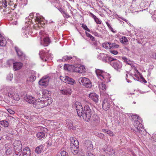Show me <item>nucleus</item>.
<instances>
[{
  "mask_svg": "<svg viewBox=\"0 0 156 156\" xmlns=\"http://www.w3.org/2000/svg\"><path fill=\"white\" fill-rule=\"evenodd\" d=\"M74 106L76 108L79 116L81 117L82 116L83 119L87 122L90 121L92 112L88 105H86L85 106L83 110L81 104L79 102H76Z\"/></svg>",
  "mask_w": 156,
  "mask_h": 156,
  "instance_id": "nucleus-1",
  "label": "nucleus"
},
{
  "mask_svg": "<svg viewBox=\"0 0 156 156\" xmlns=\"http://www.w3.org/2000/svg\"><path fill=\"white\" fill-rule=\"evenodd\" d=\"M95 72L98 77L103 82L108 83L111 81V77L109 73L99 69H96Z\"/></svg>",
  "mask_w": 156,
  "mask_h": 156,
  "instance_id": "nucleus-2",
  "label": "nucleus"
},
{
  "mask_svg": "<svg viewBox=\"0 0 156 156\" xmlns=\"http://www.w3.org/2000/svg\"><path fill=\"white\" fill-rule=\"evenodd\" d=\"M109 63L117 71H119L122 66V63L120 62L113 58H112V59L109 61Z\"/></svg>",
  "mask_w": 156,
  "mask_h": 156,
  "instance_id": "nucleus-3",
  "label": "nucleus"
},
{
  "mask_svg": "<svg viewBox=\"0 0 156 156\" xmlns=\"http://www.w3.org/2000/svg\"><path fill=\"white\" fill-rule=\"evenodd\" d=\"M79 82H81V84L85 87L90 88L92 86V84L90 80L85 77H82L78 80Z\"/></svg>",
  "mask_w": 156,
  "mask_h": 156,
  "instance_id": "nucleus-4",
  "label": "nucleus"
},
{
  "mask_svg": "<svg viewBox=\"0 0 156 156\" xmlns=\"http://www.w3.org/2000/svg\"><path fill=\"white\" fill-rule=\"evenodd\" d=\"M132 118L133 119H135V120L133 122V125L136 129L137 131H140V128L142 127V125L140 122L139 120L140 118L137 115H132Z\"/></svg>",
  "mask_w": 156,
  "mask_h": 156,
  "instance_id": "nucleus-5",
  "label": "nucleus"
},
{
  "mask_svg": "<svg viewBox=\"0 0 156 156\" xmlns=\"http://www.w3.org/2000/svg\"><path fill=\"white\" fill-rule=\"evenodd\" d=\"M9 92V97L11 98L14 100L17 101H18L20 100L19 95L16 89L12 87L10 92Z\"/></svg>",
  "mask_w": 156,
  "mask_h": 156,
  "instance_id": "nucleus-6",
  "label": "nucleus"
},
{
  "mask_svg": "<svg viewBox=\"0 0 156 156\" xmlns=\"http://www.w3.org/2000/svg\"><path fill=\"white\" fill-rule=\"evenodd\" d=\"M39 55L43 61L46 62L48 59L49 54L48 51H46L44 50H41L40 51Z\"/></svg>",
  "mask_w": 156,
  "mask_h": 156,
  "instance_id": "nucleus-7",
  "label": "nucleus"
},
{
  "mask_svg": "<svg viewBox=\"0 0 156 156\" xmlns=\"http://www.w3.org/2000/svg\"><path fill=\"white\" fill-rule=\"evenodd\" d=\"M60 79L62 81L70 84L73 85L76 83V82L74 80L68 76H60Z\"/></svg>",
  "mask_w": 156,
  "mask_h": 156,
  "instance_id": "nucleus-8",
  "label": "nucleus"
},
{
  "mask_svg": "<svg viewBox=\"0 0 156 156\" xmlns=\"http://www.w3.org/2000/svg\"><path fill=\"white\" fill-rule=\"evenodd\" d=\"M43 98V97H42V98ZM41 99H42L41 100L40 99L35 100L33 104V106L35 108L38 109L44 107L42 98Z\"/></svg>",
  "mask_w": 156,
  "mask_h": 156,
  "instance_id": "nucleus-9",
  "label": "nucleus"
},
{
  "mask_svg": "<svg viewBox=\"0 0 156 156\" xmlns=\"http://www.w3.org/2000/svg\"><path fill=\"white\" fill-rule=\"evenodd\" d=\"M98 58L105 62L109 63V61L112 59V57L108 56L107 55L103 53H101L98 56Z\"/></svg>",
  "mask_w": 156,
  "mask_h": 156,
  "instance_id": "nucleus-10",
  "label": "nucleus"
},
{
  "mask_svg": "<svg viewBox=\"0 0 156 156\" xmlns=\"http://www.w3.org/2000/svg\"><path fill=\"white\" fill-rule=\"evenodd\" d=\"M49 79L48 76H44L39 81V84L41 86H46L48 84Z\"/></svg>",
  "mask_w": 156,
  "mask_h": 156,
  "instance_id": "nucleus-11",
  "label": "nucleus"
},
{
  "mask_svg": "<svg viewBox=\"0 0 156 156\" xmlns=\"http://www.w3.org/2000/svg\"><path fill=\"white\" fill-rule=\"evenodd\" d=\"M15 49L19 58L22 60L25 59L26 58L25 55L23 52L21 50L17 47H15Z\"/></svg>",
  "mask_w": 156,
  "mask_h": 156,
  "instance_id": "nucleus-12",
  "label": "nucleus"
},
{
  "mask_svg": "<svg viewBox=\"0 0 156 156\" xmlns=\"http://www.w3.org/2000/svg\"><path fill=\"white\" fill-rule=\"evenodd\" d=\"M71 148H78L79 144L78 141L74 137L70 138Z\"/></svg>",
  "mask_w": 156,
  "mask_h": 156,
  "instance_id": "nucleus-13",
  "label": "nucleus"
},
{
  "mask_svg": "<svg viewBox=\"0 0 156 156\" xmlns=\"http://www.w3.org/2000/svg\"><path fill=\"white\" fill-rule=\"evenodd\" d=\"M74 71L76 72L82 73L85 69V67L80 64H76L74 66Z\"/></svg>",
  "mask_w": 156,
  "mask_h": 156,
  "instance_id": "nucleus-14",
  "label": "nucleus"
},
{
  "mask_svg": "<svg viewBox=\"0 0 156 156\" xmlns=\"http://www.w3.org/2000/svg\"><path fill=\"white\" fill-rule=\"evenodd\" d=\"M60 93L64 95H70L72 93L71 89L69 87H63L60 90Z\"/></svg>",
  "mask_w": 156,
  "mask_h": 156,
  "instance_id": "nucleus-15",
  "label": "nucleus"
},
{
  "mask_svg": "<svg viewBox=\"0 0 156 156\" xmlns=\"http://www.w3.org/2000/svg\"><path fill=\"white\" fill-rule=\"evenodd\" d=\"M6 149L5 154L7 155L11 154L12 152V145L11 144H6L5 145Z\"/></svg>",
  "mask_w": 156,
  "mask_h": 156,
  "instance_id": "nucleus-16",
  "label": "nucleus"
},
{
  "mask_svg": "<svg viewBox=\"0 0 156 156\" xmlns=\"http://www.w3.org/2000/svg\"><path fill=\"white\" fill-rule=\"evenodd\" d=\"M14 150H22V145L21 141L20 140L15 141L13 143Z\"/></svg>",
  "mask_w": 156,
  "mask_h": 156,
  "instance_id": "nucleus-17",
  "label": "nucleus"
},
{
  "mask_svg": "<svg viewBox=\"0 0 156 156\" xmlns=\"http://www.w3.org/2000/svg\"><path fill=\"white\" fill-rule=\"evenodd\" d=\"M91 121L95 125H97L100 122V118L97 114H95L93 115Z\"/></svg>",
  "mask_w": 156,
  "mask_h": 156,
  "instance_id": "nucleus-18",
  "label": "nucleus"
},
{
  "mask_svg": "<svg viewBox=\"0 0 156 156\" xmlns=\"http://www.w3.org/2000/svg\"><path fill=\"white\" fill-rule=\"evenodd\" d=\"M110 101L107 99L104 100L102 103V108L105 110H108L110 106Z\"/></svg>",
  "mask_w": 156,
  "mask_h": 156,
  "instance_id": "nucleus-19",
  "label": "nucleus"
},
{
  "mask_svg": "<svg viewBox=\"0 0 156 156\" xmlns=\"http://www.w3.org/2000/svg\"><path fill=\"white\" fill-rule=\"evenodd\" d=\"M25 101L30 104H34L35 101V98L31 95H27L24 97Z\"/></svg>",
  "mask_w": 156,
  "mask_h": 156,
  "instance_id": "nucleus-20",
  "label": "nucleus"
},
{
  "mask_svg": "<svg viewBox=\"0 0 156 156\" xmlns=\"http://www.w3.org/2000/svg\"><path fill=\"white\" fill-rule=\"evenodd\" d=\"M90 98L92 99L96 103L98 102V95L95 93H92L89 94Z\"/></svg>",
  "mask_w": 156,
  "mask_h": 156,
  "instance_id": "nucleus-21",
  "label": "nucleus"
},
{
  "mask_svg": "<svg viewBox=\"0 0 156 156\" xmlns=\"http://www.w3.org/2000/svg\"><path fill=\"white\" fill-rule=\"evenodd\" d=\"M12 87H9L8 86L4 87L1 90V92L3 93L4 94H8L9 96V92H10L11 90Z\"/></svg>",
  "mask_w": 156,
  "mask_h": 156,
  "instance_id": "nucleus-22",
  "label": "nucleus"
},
{
  "mask_svg": "<svg viewBox=\"0 0 156 156\" xmlns=\"http://www.w3.org/2000/svg\"><path fill=\"white\" fill-rule=\"evenodd\" d=\"M30 150L29 147H27L23 149V156H30Z\"/></svg>",
  "mask_w": 156,
  "mask_h": 156,
  "instance_id": "nucleus-23",
  "label": "nucleus"
},
{
  "mask_svg": "<svg viewBox=\"0 0 156 156\" xmlns=\"http://www.w3.org/2000/svg\"><path fill=\"white\" fill-rule=\"evenodd\" d=\"M31 75L28 78V79L31 82L34 81L36 79V73L35 71L32 70L30 71Z\"/></svg>",
  "mask_w": 156,
  "mask_h": 156,
  "instance_id": "nucleus-24",
  "label": "nucleus"
},
{
  "mask_svg": "<svg viewBox=\"0 0 156 156\" xmlns=\"http://www.w3.org/2000/svg\"><path fill=\"white\" fill-rule=\"evenodd\" d=\"M7 42L6 39L0 34V46H5Z\"/></svg>",
  "mask_w": 156,
  "mask_h": 156,
  "instance_id": "nucleus-25",
  "label": "nucleus"
},
{
  "mask_svg": "<svg viewBox=\"0 0 156 156\" xmlns=\"http://www.w3.org/2000/svg\"><path fill=\"white\" fill-rule=\"evenodd\" d=\"M23 66V64L20 62H15L13 66V70L14 71L18 70L20 69Z\"/></svg>",
  "mask_w": 156,
  "mask_h": 156,
  "instance_id": "nucleus-26",
  "label": "nucleus"
},
{
  "mask_svg": "<svg viewBox=\"0 0 156 156\" xmlns=\"http://www.w3.org/2000/svg\"><path fill=\"white\" fill-rule=\"evenodd\" d=\"M34 20L37 24L40 23L41 24H43L44 23V19L42 17L38 16V15L35 17Z\"/></svg>",
  "mask_w": 156,
  "mask_h": 156,
  "instance_id": "nucleus-27",
  "label": "nucleus"
},
{
  "mask_svg": "<svg viewBox=\"0 0 156 156\" xmlns=\"http://www.w3.org/2000/svg\"><path fill=\"white\" fill-rule=\"evenodd\" d=\"M66 124L68 128L70 129L75 130L76 127L73 125V122L70 120L68 119L66 121Z\"/></svg>",
  "mask_w": 156,
  "mask_h": 156,
  "instance_id": "nucleus-28",
  "label": "nucleus"
},
{
  "mask_svg": "<svg viewBox=\"0 0 156 156\" xmlns=\"http://www.w3.org/2000/svg\"><path fill=\"white\" fill-rule=\"evenodd\" d=\"M90 15L91 17L94 19V20L96 23L98 24H101V20L98 19L97 17L92 13L90 12Z\"/></svg>",
  "mask_w": 156,
  "mask_h": 156,
  "instance_id": "nucleus-29",
  "label": "nucleus"
},
{
  "mask_svg": "<svg viewBox=\"0 0 156 156\" xmlns=\"http://www.w3.org/2000/svg\"><path fill=\"white\" fill-rule=\"evenodd\" d=\"M86 146L87 148H89L90 150H92L93 148V145L92 142L89 140H86L85 142Z\"/></svg>",
  "mask_w": 156,
  "mask_h": 156,
  "instance_id": "nucleus-30",
  "label": "nucleus"
},
{
  "mask_svg": "<svg viewBox=\"0 0 156 156\" xmlns=\"http://www.w3.org/2000/svg\"><path fill=\"white\" fill-rule=\"evenodd\" d=\"M44 147L43 145H41L36 147L35 150V152L37 154L41 153Z\"/></svg>",
  "mask_w": 156,
  "mask_h": 156,
  "instance_id": "nucleus-31",
  "label": "nucleus"
},
{
  "mask_svg": "<svg viewBox=\"0 0 156 156\" xmlns=\"http://www.w3.org/2000/svg\"><path fill=\"white\" fill-rule=\"evenodd\" d=\"M122 59L123 60V62L126 63L127 64L131 66H132L133 65V62L132 61L127 59L126 57H122Z\"/></svg>",
  "mask_w": 156,
  "mask_h": 156,
  "instance_id": "nucleus-32",
  "label": "nucleus"
},
{
  "mask_svg": "<svg viewBox=\"0 0 156 156\" xmlns=\"http://www.w3.org/2000/svg\"><path fill=\"white\" fill-rule=\"evenodd\" d=\"M41 91L42 94V96L44 97H48L51 95L50 92L46 89L42 90Z\"/></svg>",
  "mask_w": 156,
  "mask_h": 156,
  "instance_id": "nucleus-33",
  "label": "nucleus"
},
{
  "mask_svg": "<svg viewBox=\"0 0 156 156\" xmlns=\"http://www.w3.org/2000/svg\"><path fill=\"white\" fill-rule=\"evenodd\" d=\"M74 56L65 55L62 58V60L63 62H69L70 60L73 59Z\"/></svg>",
  "mask_w": 156,
  "mask_h": 156,
  "instance_id": "nucleus-34",
  "label": "nucleus"
},
{
  "mask_svg": "<svg viewBox=\"0 0 156 156\" xmlns=\"http://www.w3.org/2000/svg\"><path fill=\"white\" fill-rule=\"evenodd\" d=\"M43 100L45 107L51 104L52 102V99L50 98L47 99L46 100Z\"/></svg>",
  "mask_w": 156,
  "mask_h": 156,
  "instance_id": "nucleus-35",
  "label": "nucleus"
},
{
  "mask_svg": "<svg viewBox=\"0 0 156 156\" xmlns=\"http://www.w3.org/2000/svg\"><path fill=\"white\" fill-rule=\"evenodd\" d=\"M50 43L49 37H46L44 39V44L42 45L44 46H48Z\"/></svg>",
  "mask_w": 156,
  "mask_h": 156,
  "instance_id": "nucleus-36",
  "label": "nucleus"
},
{
  "mask_svg": "<svg viewBox=\"0 0 156 156\" xmlns=\"http://www.w3.org/2000/svg\"><path fill=\"white\" fill-rule=\"evenodd\" d=\"M45 133L43 132H40L37 133V137L39 139H42L44 137Z\"/></svg>",
  "mask_w": 156,
  "mask_h": 156,
  "instance_id": "nucleus-37",
  "label": "nucleus"
},
{
  "mask_svg": "<svg viewBox=\"0 0 156 156\" xmlns=\"http://www.w3.org/2000/svg\"><path fill=\"white\" fill-rule=\"evenodd\" d=\"M103 47L106 49H111V43L110 42L104 43L103 44Z\"/></svg>",
  "mask_w": 156,
  "mask_h": 156,
  "instance_id": "nucleus-38",
  "label": "nucleus"
},
{
  "mask_svg": "<svg viewBox=\"0 0 156 156\" xmlns=\"http://www.w3.org/2000/svg\"><path fill=\"white\" fill-rule=\"evenodd\" d=\"M0 124L5 127H7L9 126L8 122L5 120L0 121Z\"/></svg>",
  "mask_w": 156,
  "mask_h": 156,
  "instance_id": "nucleus-39",
  "label": "nucleus"
},
{
  "mask_svg": "<svg viewBox=\"0 0 156 156\" xmlns=\"http://www.w3.org/2000/svg\"><path fill=\"white\" fill-rule=\"evenodd\" d=\"M15 151V153L13 154L14 156H20L22 154V150H19Z\"/></svg>",
  "mask_w": 156,
  "mask_h": 156,
  "instance_id": "nucleus-40",
  "label": "nucleus"
},
{
  "mask_svg": "<svg viewBox=\"0 0 156 156\" xmlns=\"http://www.w3.org/2000/svg\"><path fill=\"white\" fill-rule=\"evenodd\" d=\"M120 41L122 44H125L128 41V40L125 37L123 36L120 39Z\"/></svg>",
  "mask_w": 156,
  "mask_h": 156,
  "instance_id": "nucleus-41",
  "label": "nucleus"
},
{
  "mask_svg": "<svg viewBox=\"0 0 156 156\" xmlns=\"http://www.w3.org/2000/svg\"><path fill=\"white\" fill-rule=\"evenodd\" d=\"M78 148H71V151L74 154H79Z\"/></svg>",
  "mask_w": 156,
  "mask_h": 156,
  "instance_id": "nucleus-42",
  "label": "nucleus"
},
{
  "mask_svg": "<svg viewBox=\"0 0 156 156\" xmlns=\"http://www.w3.org/2000/svg\"><path fill=\"white\" fill-rule=\"evenodd\" d=\"M99 88L100 90H105L106 89V86L103 83H101L99 84Z\"/></svg>",
  "mask_w": 156,
  "mask_h": 156,
  "instance_id": "nucleus-43",
  "label": "nucleus"
},
{
  "mask_svg": "<svg viewBox=\"0 0 156 156\" xmlns=\"http://www.w3.org/2000/svg\"><path fill=\"white\" fill-rule=\"evenodd\" d=\"M62 14V15L64 18H70V17L69 14L66 12L64 10Z\"/></svg>",
  "mask_w": 156,
  "mask_h": 156,
  "instance_id": "nucleus-44",
  "label": "nucleus"
},
{
  "mask_svg": "<svg viewBox=\"0 0 156 156\" xmlns=\"http://www.w3.org/2000/svg\"><path fill=\"white\" fill-rule=\"evenodd\" d=\"M111 48H117L119 47V45L115 43H111Z\"/></svg>",
  "mask_w": 156,
  "mask_h": 156,
  "instance_id": "nucleus-45",
  "label": "nucleus"
},
{
  "mask_svg": "<svg viewBox=\"0 0 156 156\" xmlns=\"http://www.w3.org/2000/svg\"><path fill=\"white\" fill-rule=\"evenodd\" d=\"M14 62L12 59L9 60H8L7 62V64L9 66H10L11 65H12V64L14 65Z\"/></svg>",
  "mask_w": 156,
  "mask_h": 156,
  "instance_id": "nucleus-46",
  "label": "nucleus"
},
{
  "mask_svg": "<svg viewBox=\"0 0 156 156\" xmlns=\"http://www.w3.org/2000/svg\"><path fill=\"white\" fill-rule=\"evenodd\" d=\"M60 154L61 156H69L68 153L64 151H62Z\"/></svg>",
  "mask_w": 156,
  "mask_h": 156,
  "instance_id": "nucleus-47",
  "label": "nucleus"
},
{
  "mask_svg": "<svg viewBox=\"0 0 156 156\" xmlns=\"http://www.w3.org/2000/svg\"><path fill=\"white\" fill-rule=\"evenodd\" d=\"M82 27L85 30H87L88 32H90V30L87 28V26L84 24H83L82 25Z\"/></svg>",
  "mask_w": 156,
  "mask_h": 156,
  "instance_id": "nucleus-48",
  "label": "nucleus"
},
{
  "mask_svg": "<svg viewBox=\"0 0 156 156\" xmlns=\"http://www.w3.org/2000/svg\"><path fill=\"white\" fill-rule=\"evenodd\" d=\"M135 74L134 75L135 76L136 78H138L139 77L138 76L140 75V73L137 70L135 69Z\"/></svg>",
  "mask_w": 156,
  "mask_h": 156,
  "instance_id": "nucleus-49",
  "label": "nucleus"
},
{
  "mask_svg": "<svg viewBox=\"0 0 156 156\" xmlns=\"http://www.w3.org/2000/svg\"><path fill=\"white\" fill-rule=\"evenodd\" d=\"M28 32V35H30L31 34V32H30H30L29 31V30L28 29H26V31H25V37H28V36H27V33Z\"/></svg>",
  "mask_w": 156,
  "mask_h": 156,
  "instance_id": "nucleus-50",
  "label": "nucleus"
},
{
  "mask_svg": "<svg viewBox=\"0 0 156 156\" xmlns=\"http://www.w3.org/2000/svg\"><path fill=\"white\" fill-rule=\"evenodd\" d=\"M107 133L110 136H114L113 133L110 130H108Z\"/></svg>",
  "mask_w": 156,
  "mask_h": 156,
  "instance_id": "nucleus-51",
  "label": "nucleus"
},
{
  "mask_svg": "<svg viewBox=\"0 0 156 156\" xmlns=\"http://www.w3.org/2000/svg\"><path fill=\"white\" fill-rule=\"evenodd\" d=\"M97 136L101 139H103L104 137V135L101 133H98Z\"/></svg>",
  "mask_w": 156,
  "mask_h": 156,
  "instance_id": "nucleus-52",
  "label": "nucleus"
},
{
  "mask_svg": "<svg viewBox=\"0 0 156 156\" xmlns=\"http://www.w3.org/2000/svg\"><path fill=\"white\" fill-rule=\"evenodd\" d=\"M13 77L12 74H10L9 76L7 78V79L9 81H11L12 80V78Z\"/></svg>",
  "mask_w": 156,
  "mask_h": 156,
  "instance_id": "nucleus-53",
  "label": "nucleus"
},
{
  "mask_svg": "<svg viewBox=\"0 0 156 156\" xmlns=\"http://www.w3.org/2000/svg\"><path fill=\"white\" fill-rule=\"evenodd\" d=\"M8 112L10 114H13L15 113V112L11 109H7Z\"/></svg>",
  "mask_w": 156,
  "mask_h": 156,
  "instance_id": "nucleus-54",
  "label": "nucleus"
},
{
  "mask_svg": "<svg viewBox=\"0 0 156 156\" xmlns=\"http://www.w3.org/2000/svg\"><path fill=\"white\" fill-rule=\"evenodd\" d=\"M110 22V20H108L106 22V23L109 29L111 27L110 25V24L109 23V22Z\"/></svg>",
  "mask_w": 156,
  "mask_h": 156,
  "instance_id": "nucleus-55",
  "label": "nucleus"
},
{
  "mask_svg": "<svg viewBox=\"0 0 156 156\" xmlns=\"http://www.w3.org/2000/svg\"><path fill=\"white\" fill-rule=\"evenodd\" d=\"M93 34L95 36H96L98 37H101V35L99 34L97 32H94Z\"/></svg>",
  "mask_w": 156,
  "mask_h": 156,
  "instance_id": "nucleus-56",
  "label": "nucleus"
},
{
  "mask_svg": "<svg viewBox=\"0 0 156 156\" xmlns=\"http://www.w3.org/2000/svg\"><path fill=\"white\" fill-rule=\"evenodd\" d=\"M87 156H95L93 154L89 151H87Z\"/></svg>",
  "mask_w": 156,
  "mask_h": 156,
  "instance_id": "nucleus-57",
  "label": "nucleus"
},
{
  "mask_svg": "<svg viewBox=\"0 0 156 156\" xmlns=\"http://www.w3.org/2000/svg\"><path fill=\"white\" fill-rule=\"evenodd\" d=\"M111 52L115 55H117L118 52L117 51L115 50H112L111 51Z\"/></svg>",
  "mask_w": 156,
  "mask_h": 156,
  "instance_id": "nucleus-58",
  "label": "nucleus"
},
{
  "mask_svg": "<svg viewBox=\"0 0 156 156\" xmlns=\"http://www.w3.org/2000/svg\"><path fill=\"white\" fill-rule=\"evenodd\" d=\"M69 66L68 65L65 64L64 66V69L68 70V67Z\"/></svg>",
  "mask_w": 156,
  "mask_h": 156,
  "instance_id": "nucleus-59",
  "label": "nucleus"
},
{
  "mask_svg": "<svg viewBox=\"0 0 156 156\" xmlns=\"http://www.w3.org/2000/svg\"><path fill=\"white\" fill-rule=\"evenodd\" d=\"M2 4L3 7H6L7 5V3L6 1L3 2H2Z\"/></svg>",
  "mask_w": 156,
  "mask_h": 156,
  "instance_id": "nucleus-60",
  "label": "nucleus"
},
{
  "mask_svg": "<svg viewBox=\"0 0 156 156\" xmlns=\"http://www.w3.org/2000/svg\"><path fill=\"white\" fill-rule=\"evenodd\" d=\"M58 9L61 12V13H62L64 11V9L61 7L58 8Z\"/></svg>",
  "mask_w": 156,
  "mask_h": 156,
  "instance_id": "nucleus-61",
  "label": "nucleus"
},
{
  "mask_svg": "<svg viewBox=\"0 0 156 156\" xmlns=\"http://www.w3.org/2000/svg\"><path fill=\"white\" fill-rule=\"evenodd\" d=\"M78 156H85V155L83 153L81 152L79 153Z\"/></svg>",
  "mask_w": 156,
  "mask_h": 156,
  "instance_id": "nucleus-62",
  "label": "nucleus"
},
{
  "mask_svg": "<svg viewBox=\"0 0 156 156\" xmlns=\"http://www.w3.org/2000/svg\"><path fill=\"white\" fill-rule=\"evenodd\" d=\"M128 77V76L127 74H126V80L128 83H130L131 82V81L130 80H129V79H127V78Z\"/></svg>",
  "mask_w": 156,
  "mask_h": 156,
  "instance_id": "nucleus-63",
  "label": "nucleus"
},
{
  "mask_svg": "<svg viewBox=\"0 0 156 156\" xmlns=\"http://www.w3.org/2000/svg\"><path fill=\"white\" fill-rule=\"evenodd\" d=\"M90 39L92 40V41H94L95 38L94 37H93L92 35H91L89 37Z\"/></svg>",
  "mask_w": 156,
  "mask_h": 156,
  "instance_id": "nucleus-64",
  "label": "nucleus"
}]
</instances>
